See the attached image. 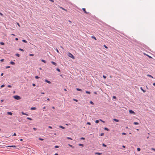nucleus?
Here are the masks:
<instances>
[{
    "label": "nucleus",
    "mask_w": 155,
    "mask_h": 155,
    "mask_svg": "<svg viewBox=\"0 0 155 155\" xmlns=\"http://www.w3.org/2000/svg\"><path fill=\"white\" fill-rule=\"evenodd\" d=\"M4 59H2L0 60V61L2 62V61H4Z\"/></svg>",
    "instance_id": "5fc2aeb1"
},
{
    "label": "nucleus",
    "mask_w": 155,
    "mask_h": 155,
    "mask_svg": "<svg viewBox=\"0 0 155 155\" xmlns=\"http://www.w3.org/2000/svg\"><path fill=\"white\" fill-rule=\"evenodd\" d=\"M90 103L93 105L94 104V103L91 101H90Z\"/></svg>",
    "instance_id": "ea45409f"
},
{
    "label": "nucleus",
    "mask_w": 155,
    "mask_h": 155,
    "mask_svg": "<svg viewBox=\"0 0 155 155\" xmlns=\"http://www.w3.org/2000/svg\"><path fill=\"white\" fill-rule=\"evenodd\" d=\"M113 120L115 121H116V122H119V120H118V119H113Z\"/></svg>",
    "instance_id": "ddd939ff"
},
{
    "label": "nucleus",
    "mask_w": 155,
    "mask_h": 155,
    "mask_svg": "<svg viewBox=\"0 0 155 155\" xmlns=\"http://www.w3.org/2000/svg\"><path fill=\"white\" fill-rule=\"evenodd\" d=\"M3 75V73H2L1 74V76H2Z\"/></svg>",
    "instance_id": "69168bd1"
},
{
    "label": "nucleus",
    "mask_w": 155,
    "mask_h": 155,
    "mask_svg": "<svg viewBox=\"0 0 155 155\" xmlns=\"http://www.w3.org/2000/svg\"><path fill=\"white\" fill-rule=\"evenodd\" d=\"M33 129L35 131L37 129V128H33Z\"/></svg>",
    "instance_id": "3c124183"
},
{
    "label": "nucleus",
    "mask_w": 155,
    "mask_h": 155,
    "mask_svg": "<svg viewBox=\"0 0 155 155\" xmlns=\"http://www.w3.org/2000/svg\"><path fill=\"white\" fill-rule=\"evenodd\" d=\"M29 55L30 56H33L34 55V54H29Z\"/></svg>",
    "instance_id": "37998d69"
},
{
    "label": "nucleus",
    "mask_w": 155,
    "mask_h": 155,
    "mask_svg": "<svg viewBox=\"0 0 155 155\" xmlns=\"http://www.w3.org/2000/svg\"><path fill=\"white\" fill-rule=\"evenodd\" d=\"M104 130L107 131L109 130L108 128L106 127L104 128Z\"/></svg>",
    "instance_id": "4468645a"
},
{
    "label": "nucleus",
    "mask_w": 155,
    "mask_h": 155,
    "mask_svg": "<svg viewBox=\"0 0 155 155\" xmlns=\"http://www.w3.org/2000/svg\"><path fill=\"white\" fill-rule=\"evenodd\" d=\"M59 127H60V128H62L63 129H65V128L64 127L62 126H59Z\"/></svg>",
    "instance_id": "2eb2a0df"
},
{
    "label": "nucleus",
    "mask_w": 155,
    "mask_h": 155,
    "mask_svg": "<svg viewBox=\"0 0 155 155\" xmlns=\"http://www.w3.org/2000/svg\"><path fill=\"white\" fill-rule=\"evenodd\" d=\"M104 135V133H101L100 134V136H102Z\"/></svg>",
    "instance_id": "bb28decb"
},
{
    "label": "nucleus",
    "mask_w": 155,
    "mask_h": 155,
    "mask_svg": "<svg viewBox=\"0 0 155 155\" xmlns=\"http://www.w3.org/2000/svg\"><path fill=\"white\" fill-rule=\"evenodd\" d=\"M15 40L16 41H18V38H15Z\"/></svg>",
    "instance_id": "e2e57ef3"
},
{
    "label": "nucleus",
    "mask_w": 155,
    "mask_h": 155,
    "mask_svg": "<svg viewBox=\"0 0 155 155\" xmlns=\"http://www.w3.org/2000/svg\"><path fill=\"white\" fill-rule=\"evenodd\" d=\"M22 41L24 42H25V43H27V41L25 40H24V39H23L22 40Z\"/></svg>",
    "instance_id": "aec40b11"
},
{
    "label": "nucleus",
    "mask_w": 155,
    "mask_h": 155,
    "mask_svg": "<svg viewBox=\"0 0 155 155\" xmlns=\"http://www.w3.org/2000/svg\"><path fill=\"white\" fill-rule=\"evenodd\" d=\"M58 154L57 153H55L54 155H58Z\"/></svg>",
    "instance_id": "338daca9"
},
{
    "label": "nucleus",
    "mask_w": 155,
    "mask_h": 155,
    "mask_svg": "<svg viewBox=\"0 0 155 155\" xmlns=\"http://www.w3.org/2000/svg\"><path fill=\"white\" fill-rule=\"evenodd\" d=\"M99 120H96L95 121V123H99Z\"/></svg>",
    "instance_id": "7c9ffc66"
},
{
    "label": "nucleus",
    "mask_w": 155,
    "mask_h": 155,
    "mask_svg": "<svg viewBox=\"0 0 155 155\" xmlns=\"http://www.w3.org/2000/svg\"><path fill=\"white\" fill-rule=\"evenodd\" d=\"M7 114H8V115H12V113L11 112H7Z\"/></svg>",
    "instance_id": "6e6552de"
},
{
    "label": "nucleus",
    "mask_w": 155,
    "mask_h": 155,
    "mask_svg": "<svg viewBox=\"0 0 155 155\" xmlns=\"http://www.w3.org/2000/svg\"><path fill=\"white\" fill-rule=\"evenodd\" d=\"M147 76L149 77H151L152 78H153V77L152 76H151V75H150V74H147Z\"/></svg>",
    "instance_id": "dca6fc26"
},
{
    "label": "nucleus",
    "mask_w": 155,
    "mask_h": 155,
    "mask_svg": "<svg viewBox=\"0 0 155 155\" xmlns=\"http://www.w3.org/2000/svg\"><path fill=\"white\" fill-rule=\"evenodd\" d=\"M10 64L12 65H14L15 64V63L13 61H11L10 62Z\"/></svg>",
    "instance_id": "9b49d317"
},
{
    "label": "nucleus",
    "mask_w": 155,
    "mask_h": 155,
    "mask_svg": "<svg viewBox=\"0 0 155 155\" xmlns=\"http://www.w3.org/2000/svg\"><path fill=\"white\" fill-rule=\"evenodd\" d=\"M15 55H16V56H17L18 57H19L20 56V54L18 53H17Z\"/></svg>",
    "instance_id": "4be33fe9"
},
{
    "label": "nucleus",
    "mask_w": 155,
    "mask_h": 155,
    "mask_svg": "<svg viewBox=\"0 0 155 155\" xmlns=\"http://www.w3.org/2000/svg\"><path fill=\"white\" fill-rule=\"evenodd\" d=\"M19 50H20V51H24V50L21 48H19Z\"/></svg>",
    "instance_id": "cd10ccee"
},
{
    "label": "nucleus",
    "mask_w": 155,
    "mask_h": 155,
    "mask_svg": "<svg viewBox=\"0 0 155 155\" xmlns=\"http://www.w3.org/2000/svg\"><path fill=\"white\" fill-rule=\"evenodd\" d=\"M21 114H23V115H26V116H28V114L25 113H24V112H21Z\"/></svg>",
    "instance_id": "9d476101"
},
{
    "label": "nucleus",
    "mask_w": 155,
    "mask_h": 155,
    "mask_svg": "<svg viewBox=\"0 0 155 155\" xmlns=\"http://www.w3.org/2000/svg\"><path fill=\"white\" fill-rule=\"evenodd\" d=\"M137 150L138 151H140V148H137Z\"/></svg>",
    "instance_id": "72a5a7b5"
},
{
    "label": "nucleus",
    "mask_w": 155,
    "mask_h": 155,
    "mask_svg": "<svg viewBox=\"0 0 155 155\" xmlns=\"http://www.w3.org/2000/svg\"><path fill=\"white\" fill-rule=\"evenodd\" d=\"M51 63H52L54 65H55V66H56L57 65V64L55 62L53 61H51Z\"/></svg>",
    "instance_id": "423d86ee"
},
{
    "label": "nucleus",
    "mask_w": 155,
    "mask_h": 155,
    "mask_svg": "<svg viewBox=\"0 0 155 155\" xmlns=\"http://www.w3.org/2000/svg\"><path fill=\"white\" fill-rule=\"evenodd\" d=\"M0 44L2 45H4L5 44L3 42H0Z\"/></svg>",
    "instance_id": "a878e982"
},
{
    "label": "nucleus",
    "mask_w": 155,
    "mask_h": 155,
    "mask_svg": "<svg viewBox=\"0 0 155 155\" xmlns=\"http://www.w3.org/2000/svg\"><path fill=\"white\" fill-rule=\"evenodd\" d=\"M56 69L57 71L58 72H60V69H59L58 68H56Z\"/></svg>",
    "instance_id": "473e14b6"
},
{
    "label": "nucleus",
    "mask_w": 155,
    "mask_h": 155,
    "mask_svg": "<svg viewBox=\"0 0 155 155\" xmlns=\"http://www.w3.org/2000/svg\"><path fill=\"white\" fill-rule=\"evenodd\" d=\"M79 146H80L83 147L84 145V144H79Z\"/></svg>",
    "instance_id": "393cba45"
},
{
    "label": "nucleus",
    "mask_w": 155,
    "mask_h": 155,
    "mask_svg": "<svg viewBox=\"0 0 155 155\" xmlns=\"http://www.w3.org/2000/svg\"><path fill=\"white\" fill-rule=\"evenodd\" d=\"M32 85L33 86H35V84H32Z\"/></svg>",
    "instance_id": "0e129e2a"
},
{
    "label": "nucleus",
    "mask_w": 155,
    "mask_h": 155,
    "mask_svg": "<svg viewBox=\"0 0 155 155\" xmlns=\"http://www.w3.org/2000/svg\"><path fill=\"white\" fill-rule=\"evenodd\" d=\"M87 124H88V125H91V124L90 122H87Z\"/></svg>",
    "instance_id": "a19ab883"
},
{
    "label": "nucleus",
    "mask_w": 155,
    "mask_h": 155,
    "mask_svg": "<svg viewBox=\"0 0 155 155\" xmlns=\"http://www.w3.org/2000/svg\"><path fill=\"white\" fill-rule=\"evenodd\" d=\"M41 61L42 62H44V63H46V61H45V60H44L43 59H42L41 60Z\"/></svg>",
    "instance_id": "a211bd4d"
},
{
    "label": "nucleus",
    "mask_w": 155,
    "mask_h": 155,
    "mask_svg": "<svg viewBox=\"0 0 155 155\" xmlns=\"http://www.w3.org/2000/svg\"><path fill=\"white\" fill-rule=\"evenodd\" d=\"M113 98H116V97H115V96H113Z\"/></svg>",
    "instance_id": "680f3d73"
},
{
    "label": "nucleus",
    "mask_w": 155,
    "mask_h": 155,
    "mask_svg": "<svg viewBox=\"0 0 155 155\" xmlns=\"http://www.w3.org/2000/svg\"><path fill=\"white\" fill-rule=\"evenodd\" d=\"M82 10H83V11H84V12L86 14H90L89 12H87L86 11V10H85V8H82Z\"/></svg>",
    "instance_id": "7ed1b4c3"
},
{
    "label": "nucleus",
    "mask_w": 155,
    "mask_h": 155,
    "mask_svg": "<svg viewBox=\"0 0 155 155\" xmlns=\"http://www.w3.org/2000/svg\"><path fill=\"white\" fill-rule=\"evenodd\" d=\"M48 127H49V128H51V129L52 128V127L51 126H49Z\"/></svg>",
    "instance_id": "052dcab7"
},
{
    "label": "nucleus",
    "mask_w": 155,
    "mask_h": 155,
    "mask_svg": "<svg viewBox=\"0 0 155 155\" xmlns=\"http://www.w3.org/2000/svg\"><path fill=\"white\" fill-rule=\"evenodd\" d=\"M56 51H57V52L58 53H59V51H58V50L57 49H56Z\"/></svg>",
    "instance_id": "6e6d98bb"
},
{
    "label": "nucleus",
    "mask_w": 155,
    "mask_h": 155,
    "mask_svg": "<svg viewBox=\"0 0 155 155\" xmlns=\"http://www.w3.org/2000/svg\"><path fill=\"white\" fill-rule=\"evenodd\" d=\"M35 78L36 79H38L39 78H40L38 76H35Z\"/></svg>",
    "instance_id": "e433bc0d"
},
{
    "label": "nucleus",
    "mask_w": 155,
    "mask_h": 155,
    "mask_svg": "<svg viewBox=\"0 0 155 155\" xmlns=\"http://www.w3.org/2000/svg\"><path fill=\"white\" fill-rule=\"evenodd\" d=\"M103 78H104V79H106V76L104 75H103Z\"/></svg>",
    "instance_id": "79ce46f5"
},
{
    "label": "nucleus",
    "mask_w": 155,
    "mask_h": 155,
    "mask_svg": "<svg viewBox=\"0 0 155 155\" xmlns=\"http://www.w3.org/2000/svg\"><path fill=\"white\" fill-rule=\"evenodd\" d=\"M147 55L148 57L150 58H152V57H151V56H150L148 55Z\"/></svg>",
    "instance_id": "de8ad7c7"
},
{
    "label": "nucleus",
    "mask_w": 155,
    "mask_h": 155,
    "mask_svg": "<svg viewBox=\"0 0 155 155\" xmlns=\"http://www.w3.org/2000/svg\"><path fill=\"white\" fill-rule=\"evenodd\" d=\"M38 139H39V140H44V139H42V138H39Z\"/></svg>",
    "instance_id": "2f4dec72"
},
{
    "label": "nucleus",
    "mask_w": 155,
    "mask_h": 155,
    "mask_svg": "<svg viewBox=\"0 0 155 155\" xmlns=\"http://www.w3.org/2000/svg\"><path fill=\"white\" fill-rule=\"evenodd\" d=\"M95 154H98V155H101V153H99V152H96V153H95Z\"/></svg>",
    "instance_id": "412c9836"
},
{
    "label": "nucleus",
    "mask_w": 155,
    "mask_h": 155,
    "mask_svg": "<svg viewBox=\"0 0 155 155\" xmlns=\"http://www.w3.org/2000/svg\"><path fill=\"white\" fill-rule=\"evenodd\" d=\"M69 146H70V147H72V148H74V146H72V145H71L70 144H69L68 145Z\"/></svg>",
    "instance_id": "c85d7f7f"
},
{
    "label": "nucleus",
    "mask_w": 155,
    "mask_h": 155,
    "mask_svg": "<svg viewBox=\"0 0 155 155\" xmlns=\"http://www.w3.org/2000/svg\"><path fill=\"white\" fill-rule=\"evenodd\" d=\"M104 46L105 48H108L105 45H104Z\"/></svg>",
    "instance_id": "09e8293b"
},
{
    "label": "nucleus",
    "mask_w": 155,
    "mask_h": 155,
    "mask_svg": "<svg viewBox=\"0 0 155 155\" xmlns=\"http://www.w3.org/2000/svg\"><path fill=\"white\" fill-rule=\"evenodd\" d=\"M140 89L143 92H145V91L143 89L142 87H140Z\"/></svg>",
    "instance_id": "5701e85b"
},
{
    "label": "nucleus",
    "mask_w": 155,
    "mask_h": 155,
    "mask_svg": "<svg viewBox=\"0 0 155 155\" xmlns=\"http://www.w3.org/2000/svg\"><path fill=\"white\" fill-rule=\"evenodd\" d=\"M91 38H93V39H95V40H96V38L94 36H91Z\"/></svg>",
    "instance_id": "6ab92c4d"
},
{
    "label": "nucleus",
    "mask_w": 155,
    "mask_h": 155,
    "mask_svg": "<svg viewBox=\"0 0 155 155\" xmlns=\"http://www.w3.org/2000/svg\"><path fill=\"white\" fill-rule=\"evenodd\" d=\"M86 93L88 94H90L91 93V92L90 91H86Z\"/></svg>",
    "instance_id": "b1692460"
},
{
    "label": "nucleus",
    "mask_w": 155,
    "mask_h": 155,
    "mask_svg": "<svg viewBox=\"0 0 155 155\" xmlns=\"http://www.w3.org/2000/svg\"><path fill=\"white\" fill-rule=\"evenodd\" d=\"M36 109V108L35 107H32L31 108V110H35Z\"/></svg>",
    "instance_id": "1a4fd4ad"
},
{
    "label": "nucleus",
    "mask_w": 155,
    "mask_h": 155,
    "mask_svg": "<svg viewBox=\"0 0 155 155\" xmlns=\"http://www.w3.org/2000/svg\"><path fill=\"white\" fill-rule=\"evenodd\" d=\"M76 90L77 91H82V90L81 89H80V88H76Z\"/></svg>",
    "instance_id": "f8f14e48"
},
{
    "label": "nucleus",
    "mask_w": 155,
    "mask_h": 155,
    "mask_svg": "<svg viewBox=\"0 0 155 155\" xmlns=\"http://www.w3.org/2000/svg\"><path fill=\"white\" fill-rule=\"evenodd\" d=\"M45 81L48 84H51V82H50V81H49L47 79L45 80Z\"/></svg>",
    "instance_id": "0eeeda50"
},
{
    "label": "nucleus",
    "mask_w": 155,
    "mask_h": 155,
    "mask_svg": "<svg viewBox=\"0 0 155 155\" xmlns=\"http://www.w3.org/2000/svg\"><path fill=\"white\" fill-rule=\"evenodd\" d=\"M8 147H12L14 148H16V146L15 145H12V146H7Z\"/></svg>",
    "instance_id": "20e7f679"
},
{
    "label": "nucleus",
    "mask_w": 155,
    "mask_h": 155,
    "mask_svg": "<svg viewBox=\"0 0 155 155\" xmlns=\"http://www.w3.org/2000/svg\"><path fill=\"white\" fill-rule=\"evenodd\" d=\"M122 135H126V134L125 133H122Z\"/></svg>",
    "instance_id": "8fccbe9b"
},
{
    "label": "nucleus",
    "mask_w": 155,
    "mask_h": 155,
    "mask_svg": "<svg viewBox=\"0 0 155 155\" xmlns=\"http://www.w3.org/2000/svg\"><path fill=\"white\" fill-rule=\"evenodd\" d=\"M102 146L103 147H106L107 146L106 145V144H104V143H103L102 144Z\"/></svg>",
    "instance_id": "c9c22d12"
},
{
    "label": "nucleus",
    "mask_w": 155,
    "mask_h": 155,
    "mask_svg": "<svg viewBox=\"0 0 155 155\" xmlns=\"http://www.w3.org/2000/svg\"><path fill=\"white\" fill-rule=\"evenodd\" d=\"M5 86V85L4 84H2L1 86V88H2L4 87Z\"/></svg>",
    "instance_id": "58836bf2"
},
{
    "label": "nucleus",
    "mask_w": 155,
    "mask_h": 155,
    "mask_svg": "<svg viewBox=\"0 0 155 155\" xmlns=\"http://www.w3.org/2000/svg\"><path fill=\"white\" fill-rule=\"evenodd\" d=\"M0 15L2 16H3V14L1 13V12H0Z\"/></svg>",
    "instance_id": "4d7b16f0"
},
{
    "label": "nucleus",
    "mask_w": 155,
    "mask_h": 155,
    "mask_svg": "<svg viewBox=\"0 0 155 155\" xmlns=\"http://www.w3.org/2000/svg\"><path fill=\"white\" fill-rule=\"evenodd\" d=\"M73 100L74 101L76 102H77L78 101V100H77L75 99H74Z\"/></svg>",
    "instance_id": "a18cd8bd"
},
{
    "label": "nucleus",
    "mask_w": 155,
    "mask_h": 155,
    "mask_svg": "<svg viewBox=\"0 0 155 155\" xmlns=\"http://www.w3.org/2000/svg\"><path fill=\"white\" fill-rule=\"evenodd\" d=\"M153 85L155 86V83H154L153 84Z\"/></svg>",
    "instance_id": "774afa93"
},
{
    "label": "nucleus",
    "mask_w": 155,
    "mask_h": 155,
    "mask_svg": "<svg viewBox=\"0 0 155 155\" xmlns=\"http://www.w3.org/2000/svg\"><path fill=\"white\" fill-rule=\"evenodd\" d=\"M10 66H6V69H7V68H10Z\"/></svg>",
    "instance_id": "c03bdc74"
},
{
    "label": "nucleus",
    "mask_w": 155,
    "mask_h": 155,
    "mask_svg": "<svg viewBox=\"0 0 155 155\" xmlns=\"http://www.w3.org/2000/svg\"><path fill=\"white\" fill-rule=\"evenodd\" d=\"M16 135V134L15 133H14L13 134V136H15Z\"/></svg>",
    "instance_id": "49530a36"
},
{
    "label": "nucleus",
    "mask_w": 155,
    "mask_h": 155,
    "mask_svg": "<svg viewBox=\"0 0 155 155\" xmlns=\"http://www.w3.org/2000/svg\"><path fill=\"white\" fill-rule=\"evenodd\" d=\"M129 112L130 114H135V112L132 110H129Z\"/></svg>",
    "instance_id": "39448f33"
},
{
    "label": "nucleus",
    "mask_w": 155,
    "mask_h": 155,
    "mask_svg": "<svg viewBox=\"0 0 155 155\" xmlns=\"http://www.w3.org/2000/svg\"><path fill=\"white\" fill-rule=\"evenodd\" d=\"M81 140H84L85 139V138L82 137H81Z\"/></svg>",
    "instance_id": "864d4df0"
},
{
    "label": "nucleus",
    "mask_w": 155,
    "mask_h": 155,
    "mask_svg": "<svg viewBox=\"0 0 155 155\" xmlns=\"http://www.w3.org/2000/svg\"><path fill=\"white\" fill-rule=\"evenodd\" d=\"M68 56H69V57H71V58L73 59H75V58H74V56L72 54H71V53L70 52L68 53Z\"/></svg>",
    "instance_id": "f03ea898"
},
{
    "label": "nucleus",
    "mask_w": 155,
    "mask_h": 155,
    "mask_svg": "<svg viewBox=\"0 0 155 155\" xmlns=\"http://www.w3.org/2000/svg\"><path fill=\"white\" fill-rule=\"evenodd\" d=\"M67 139H69V140H72V139L71 138V137H67Z\"/></svg>",
    "instance_id": "f704fd0d"
},
{
    "label": "nucleus",
    "mask_w": 155,
    "mask_h": 155,
    "mask_svg": "<svg viewBox=\"0 0 155 155\" xmlns=\"http://www.w3.org/2000/svg\"><path fill=\"white\" fill-rule=\"evenodd\" d=\"M13 97L17 100H20L21 99V97L20 96L18 95H15L13 96Z\"/></svg>",
    "instance_id": "f257e3e1"
},
{
    "label": "nucleus",
    "mask_w": 155,
    "mask_h": 155,
    "mask_svg": "<svg viewBox=\"0 0 155 155\" xmlns=\"http://www.w3.org/2000/svg\"><path fill=\"white\" fill-rule=\"evenodd\" d=\"M27 119H28V120H32V119L30 117H27Z\"/></svg>",
    "instance_id": "c756f323"
},
{
    "label": "nucleus",
    "mask_w": 155,
    "mask_h": 155,
    "mask_svg": "<svg viewBox=\"0 0 155 155\" xmlns=\"http://www.w3.org/2000/svg\"><path fill=\"white\" fill-rule=\"evenodd\" d=\"M8 87H12V86H11L10 85H8Z\"/></svg>",
    "instance_id": "603ef678"
},
{
    "label": "nucleus",
    "mask_w": 155,
    "mask_h": 155,
    "mask_svg": "<svg viewBox=\"0 0 155 155\" xmlns=\"http://www.w3.org/2000/svg\"><path fill=\"white\" fill-rule=\"evenodd\" d=\"M134 125H138L139 124V123L137 122H134Z\"/></svg>",
    "instance_id": "f3484780"
},
{
    "label": "nucleus",
    "mask_w": 155,
    "mask_h": 155,
    "mask_svg": "<svg viewBox=\"0 0 155 155\" xmlns=\"http://www.w3.org/2000/svg\"><path fill=\"white\" fill-rule=\"evenodd\" d=\"M59 147L58 146L56 145L54 146V147L55 148H59Z\"/></svg>",
    "instance_id": "4c0bfd02"
},
{
    "label": "nucleus",
    "mask_w": 155,
    "mask_h": 155,
    "mask_svg": "<svg viewBox=\"0 0 155 155\" xmlns=\"http://www.w3.org/2000/svg\"><path fill=\"white\" fill-rule=\"evenodd\" d=\"M94 93L95 94H97V93L96 91L94 92Z\"/></svg>",
    "instance_id": "bf43d9fd"
},
{
    "label": "nucleus",
    "mask_w": 155,
    "mask_h": 155,
    "mask_svg": "<svg viewBox=\"0 0 155 155\" xmlns=\"http://www.w3.org/2000/svg\"><path fill=\"white\" fill-rule=\"evenodd\" d=\"M151 150H154V151H155V148H152L151 149Z\"/></svg>",
    "instance_id": "13d9d810"
}]
</instances>
